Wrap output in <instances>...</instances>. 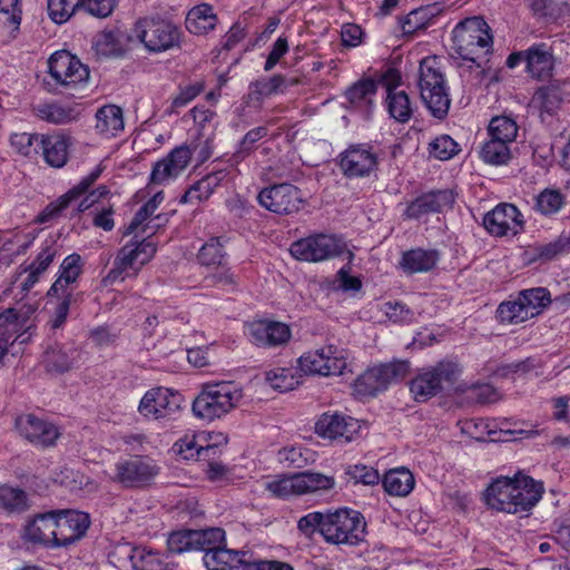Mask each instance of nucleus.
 <instances>
[{
    "mask_svg": "<svg viewBox=\"0 0 570 570\" xmlns=\"http://www.w3.org/2000/svg\"><path fill=\"white\" fill-rule=\"evenodd\" d=\"M488 23L480 17L461 21L452 31V50L463 60L471 61L478 67L492 48V36Z\"/></svg>",
    "mask_w": 570,
    "mask_h": 570,
    "instance_id": "obj_1",
    "label": "nucleus"
},
{
    "mask_svg": "<svg viewBox=\"0 0 570 570\" xmlns=\"http://www.w3.org/2000/svg\"><path fill=\"white\" fill-rule=\"evenodd\" d=\"M243 399V391L232 382L205 384L193 402L194 414L213 421L230 412Z\"/></svg>",
    "mask_w": 570,
    "mask_h": 570,
    "instance_id": "obj_2",
    "label": "nucleus"
},
{
    "mask_svg": "<svg viewBox=\"0 0 570 570\" xmlns=\"http://www.w3.org/2000/svg\"><path fill=\"white\" fill-rule=\"evenodd\" d=\"M419 89L421 99L432 116L443 119L449 112L451 99L444 76L434 59L425 58L421 61Z\"/></svg>",
    "mask_w": 570,
    "mask_h": 570,
    "instance_id": "obj_3",
    "label": "nucleus"
},
{
    "mask_svg": "<svg viewBox=\"0 0 570 570\" xmlns=\"http://www.w3.org/2000/svg\"><path fill=\"white\" fill-rule=\"evenodd\" d=\"M366 523L361 513L338 509L325 513L322 537L327 543L356 546L365 539Z\"/></svg>",
    "mask_w": 570,
    "mask_h": 570,
    "instance_id": "obj_4",
    "label": "nucleus"
},
{
    "mask_svg": "<svg viewBox=\"0 0 570 570\" xmlns=\"http://www.w3.org/2000/svg\"><path fill=\"white\" fill-rule=\"evenodd\" d=\"M134 36L150 52H163L180 43V30L163 19L144 18L136 22Z\"/></svg>",
    "mask_w": 570,
    "mask_h": 570,
    "instance_id": "obj_5",
    "label": "nucleus"
},
{
    "mask_svg": "<svg viewBox=\"0 0 570 570\" xmlns=\"http://www.w3.org/2000/svg\"><path fill=\"white\" fill-rule=\"evenodd\" d=\"M335 480L322 473L303 472L265 483V489L276 498L302 495L317 491H326L334 487Z\"/></svg>",
    "mask_w": 570,
    "mask_h": 570,
    "instance_id": "obj_6",
    "label": "nucleus"
},
{
    "mask_svg": "<svg viewBox=\"0 0 570 570\" xmlns=\"http://www.w3.org/2000/svg\"><path fill=\"white\" fill-rule=\"evenodd\" d=\"M289 252L294 258L302 262H322L344 253L348 259L353 253L347 250L345 244L333 235L316 234L301 238L291 245Z\"/></svg>",
    "mask_w": 570,
    "mask_h": 570,
    "instance_id": "obj_7",
    "label": "nucleus"
},
{
    "mask_svg": "<svg viewBox=\"0 0 570 570\" xmlns=\"http://www.w3.org/2000/svg\"><path fill=\"white\" fill-rule=\"evenodd\" d=\"M159 466L146 455H132L115 463L110 481L122 488H144L158 475Z\"/></svg>",
    "mask_w": 570,
    "mask_h": 570,
    "instance_id": "obj_8",
    "label": "nucleus"
},
{
    "mask_svg": "<svg viewBox=\"0 0 570 570\" xmlns=\"http://www.w3.org/2000/svg\"><path fill=\"white\" fill-rule=\"evenodd\" d=\"M156 250L157 246L148 239L129 242L118 250L112 268L102 281L104 284L109 285L118 279L124 281L122 274L129 269H132L137 275L140 267L155 256Z\"/></svg>",
    "mask_w": 570,
    "mask_h": 570,
    "instance_id": "obj_9",
    "label": "nucleus"
},
{
    "mask_svg": "<svg viewBox=\"0 0 570 570\" xmlns=\"http://www.w3.org/2000/svg\"><path fill=\"white\" fill-rule=\"evenodd\" d=\"M183 403L184 397L180 393L158 386L142 395L137 411L146 420H170L180 412Z\"/></svg>",
    "mask_w": 570,
    "mask_h": 570,
    "instance_id": "obj_10",
    "label": "nucleus"
},
{
    "mask_svg": "<svg viewBox=\"0 0 570 570\" xmlns=\"http://www.w3.org/2000/svg\"><path fill=\"white\" fill-rule=\"evenodd\" d=\"M407 372V362H392L368 368L355 380L354 392L361 397L375 396L389 384L405 377Z\"/></svg>",
    "mask_w": 570,
    "mask_h": 570,
    "instance_id": "obj_11",
    "label": "nucleus"
},
{
    "mask_svg": "<svg viewBox=\"0 0 570 570\" xmlns=\"http://www.w3.org/2000/svg\"><path fill=\"white\" fill-rule=\"evenodd\" d=\"M299 370L309 375H342L347 367L343 351L334 345L308 351L297 360Z\"/></svg>",
    "mask_w": 570,
    "mask_h": 570,
    "instance_id": "obj_12",
    "label": "nucleus"
},
{
    "mask_svg": "<svg viewBox=\"0 0 570 570\" xmlns=\"http://www.w3.org/2000/svg\"><path fill=\"white\" fill-rule=\"evenodd\" d=\"M48 71L55 82L66 89H73L89 80L87 66L66 50L51 55L48 60Z\"/></svg>",
    "mask_w": 570,
    "mask_h": 570,
    "instance_id": "obj_13",
    "label": "nucleus"
},
{
    "mask_svg": "<svg viewBox=\"0 0 570 570\" xmlns=\"http://www.w3.org/2000/svg\"><path fill=\"white\" fill-rule=\"evenodd\" d=\"M459 373L460 367L456 363L440 362L435 367L414 377L410 383V391L416 401L424 402L441 390L442 382H453Z\"/></svg>",
    "mask_w": 570,
    "mask_h": 570,
    "instance_id": "obj_14",
    "label": "nucleus"
},
{
    "mask_svg": "<svg viewBox=\"0 0 570 570\" xmlns=\"http://www.w3.org/2000/svg\"><path fill=\"white\" fill-rule=\"evenodd\" d=\"M257 199L267 210L278 215L297 213L304 204L299 189L286 183L262 189Z\"/></svg>",
    "mask_w": 570,
    "mask_h": 570,
    "instance_id": "obj_15",
    "label": "nucleus"
},
{
    "mask_svg": "<svg viewBox=\"0 0 570 570\" xmlns=\"http://www.w3.org/2000/svg\"><path fill=\"white\" fill-rule=\"evenodd\" d=\"M90 525L89 515L81 511L55 512L56 547L69 546L81 539Z\"/></svg>",
    "mask_w": 570,
    "mask_h": 570,
    "instance_id": "obj_16",
    "label": "nucleus"
},
{
    "mask_svg": "<svg viewBox=\"0 0 570 570\" xmlns=\"http://www.w3.org/2000/svg\"><path fill=\"white\" fill-rule=\"evenodd\" d=\"M485 229L493 236L517 235L523 230L522 214L512 204H499L483 218Z\"/></svg>",
    "mask_w": 570,
    "mask_h": 570,
    "instance_id": "obj_17",
    "label": "nucleus"
},
{
    "mask_svg": "<svg viewBox=\"0 0 570 570\" xmlns=\"http://www.w3.org/2000/svg\"><path fill=\"white\" fill-rule=\"evenodd\" d=\"M360 429L357 420L338 412H325L315 423V432L318 436L344 442H351Z\"/></svg>",
    "mask_w": 570,
    "mask_h": 570,
    "instance_id": "obj_18",
    "label": "nucleus"
},
{
    "mask_svg": "<svg viewBox=\"0 0 570 570\" xmlns=\"http://www.w3.org/2000/svg\"><path fill=\"white\" fill-rule=\"evenodd\" d=\"M193 150L187 145L174 148L166 157L158 160L151 170L150 183L164 185L177 178L189 165Z\"/></svg>",
    "mask_w": 570,
    "mask_h": 570,
    "instance_id": "obj_19",
    "label": "nucleus"
},
{
    "mask_svg": "<svg viewBox=\"0 0 570 570\" xmlns=\"http://www.w3.org/2000/svg\"><path fill=\"white\" fill-rule=\"evenodd\" d=\"M340 166L347 177H365L377 167V156L366 145H352L341 154Z\"/></svg>",
    "mask_w": 570,
    "mask_h": 570,
    "instance_id": "obj_20",
    "label": "nucleus"
},
{
    "mask_svg": "<svg viewBox=\"0 0 570 570\" xmlns=\"http://www.w3.org/2000/svg\"><path fill=\"white\" fill-rule=\"evenodd\" d=\"M252 342L262 347H277L288 343L292 336L291 328L283 322L259 320L248 325Z\"/></svg>",
    "mask_w": 570,
    "mask_h": 570,
    "instance_id": "obj_21",
    "label": "nucleus"
},
{
    "mask_svg": "<svg viewBox=\"0 0 570 570\" xmlns=\"http://www.w3.org/2000/svg\"><path fill=\"white\" fill-rule=\"evenodd\" d=\"M32 313L31 307L26 311L23 308H7L0 313V337H10L12 345L19 341L26 344L31 340L33 323L29 315Z\"/></svg>",
    "mask_w": 570,
    "mask_h": 570,
    "instance_id": "obj_22",
    "label": "nucleus"
},
{
    "mask_svg": "<svg viewBox=\"0 0 570 570\" xmlns=\"http://www.w3.org/2000/svg\"><path fill=\"white\" fill-rule=\"evenodd\" d=\"M543 485L532 478L517 473L511 493V514L530 511L541 500Z\"/></svg>",
    "mask_w": 570,
    "mask_h": 570,
    "instance_id": "obj_23",
    "label": "nucleus"
},
{
    "mask_svg": "<svg viewBox=\"0 0 570 570\" xmlns=\"http://www.w3.org/2000/svg\"><path fill=\"white\" fill-rule=\"evenodd\" d=\"M16 426L24 439L41 446L52 445L59 436L57 426L33 414L18 417Z\"/></svg>",
    "mask_w": 570,
    "mask_h": 570,
    "instance_id": "obj_24",
    "label": "nucleus"
},
{
    "mask_svg": "<svg viewBox=\"0 0 570 570\" xmlns=\"http://www.w3.org/2000/svg\"><path fill=\"white\" fill-rule=\"evenodd\" d=\"M102 169L95 168L87 177L82 178L78 185L72 187L68 193L59 197L56 202L50 203L38 216L37 222L48 223L56 218L69 204L85 194L88 188L98 179Z\"/></svg>",
    "mask_w": 570,
    "mask_h": 570,
    "instance_id": "obj_25",
    "label": "nucleus"
},
{
    "mask_svg": "<svg viewBox=\"0 0 570 570\" xmlns=\"http://www.w3.org/2000/svg\"><path fill=\"white\" fill-rule=\"evenodd\" d=\"M453 203V196L445 190L429 193L413 200L404 213L406 218L417 219L431 213L441 212L445 207H450Z\"/></svg>",
    "mask_w": 570,
    "mask_h": 570,
    "instance_id": "obj_26",
    "label": "nucleus"
},
{
    "mask_svg": "<svg viewBox=\"0 0 570 570\" xmlns=\"http://www.w3.org/2000/svg\"><path fill=\"white\" fill-rule=\"evenodd\" d=\"M55 529V512H48L29 521L22 538L31 544L56 546Z\"/></svg>",
    "mask_w": 570,
    "mask_h": 570,
    "instance_id": "obj_27",
    "label": "nucleus"
},
{
    "mask_svg": "<svg viewBox=\"0 0 570 570\" xmlns=\"http://www.w3.org/2000/svg\"><path fill=\"white\" fill-rule=\"evenodd\" d=\"M524 61L532 78L543 80L552 76L554 59L546 45H534L525 50Z\"/></svg>",
    "mask_w": 570,
    "mask_h": 570,
    "instance_id": "obj_28",
    "label": "nucleus"
},
{
    "mask_svg": "<svg viewBox=\"0 0 570 570\" xmlns=\"http://www.w3.org/2000/svg\"><path fill=\"white\" fill-rule=\"evenodd\" d=\"M513 483L514 476H501L494 480L484 491L485 504L495 511L510 513Z\"/></svg>",
    "mask_w": 570,
    "mask_h": 570,
    "instance_id": "obj_29",
    "label": "nucleus"
},
{
    "mask_svg": "<svg viewBox=\"0 0 570 570\" xmlns=\"http://www.w3.org/2000/svg\"><path fill=\"white\" fill-rule=\"evenodd\" d=\"M218 18L208 3H200L191 8L185 20L186 29L194 35H206L214 30Z\"/></svg>",
    "mask_w": 570,
    "mask_h": 570,
    "instance_id": "obj_30",
    "label": "nucleus"
},
{
    "mask_svg": "<svg viewBox=\"0 0 570 570\" xmlns=\"http://www.w3.org/2000/svg\"><path fill=\"white\" fill-rule=\"evenodd\" d=\"M81 274V257L78 254H71L67 256L59 269V276L50 287L49 296H59L60 294H67L68 286L73 284Z\"/></svg>",
    "mask_w": 570,
    "mask_h": 570,
    "instance_id": "obj_31",
    "label": "nucleus"
},
{
    "mask_svg": "<svg viewBox=\"0 0 570 570\" xmlns=\"http://www.w3.org/2000/svg\"><path fill=\"white\" fill-rule=\"evenodd\" d=\"M244 557L245 553L242 551L218 547L205 553L204 563L209 570H230L239 564L245 566L247 561Z\"/></svg>",
    "mask_w": 570,
    "mask_h": 570,
    "instance_id": "obj_32",
    "label": "nucleus"
},
{
    "mask_svg": "<svg viewBox=\"0 0 570 570\" xmlns=\"http://www.w3.org/2000/svg\"><path fill=\"white\" fill-rule=\"evenodd\" d=\"M122 110L116 105H107L96 112V129L106 137H114L124 130Z\"/></svg>",
    "mask_w": 570,
    "mask_h": 570,
    "instance_id": "obj_33",
    "label": "nucleus"
},
{
    "mask_svg": "<svg viewBox=\"0 0 570 570\" xmlns=\"http://www.w3.org/2000/svg\"><path fill=\"white\" fill-rule=\"evenodd\" d=\"M42 155L48 165L61 168L68 160V141L61 135L41 136Z\"/></svg>",
    "mask_w": 570,
    "mask_h": 570,
    "instance_id": "obj_34",
    "label": "nucleus"
},
{
    "mask_svg": "<svg viewBox=\"0 0 570 570\" xmlns=\"http://www.w3.org/2000/svg\"><path fill=\"white\" fill-rule=\"evenodd\" d=\"M33 112L39 119L56 125L68 124L79 117V110L75 106H66L57 102L35 106Z\"/></svg>",
    "mask_w": 570,
    "mask_h": 570,
    "instance_id": "obj_35",
    "label": "nucleus"
},
{
    "mask_svg": "<svg viewBox=\"0 0 570 570\" xmlns=\"http://www.w3.org/2000/svg\"><path fill=\"white\" fill-rule=\"evenodd\" d=\"M386 108L391 118L400 124L411 120L415 106L404 90H390L385 98Z\"/></svg>",
    "mask_w": 570,
    "mask_h": 570,
    "instance_id": "obj_36",
    "label": "nucleus"
},
{
    "mask_svg": "<svg viewBox=\"0 0 570 570\" xmlns=\"http://www.w3.org/2000/svg\"><path fill=\"white\" fill-rule=\"evenodd\" d=\"M439 261L436 250H425L422 248L411 249L402 256L401 266L410 274L424 273L431 271Z\"/></svg>",
    "mask_w": 570,
    "mask_h": 570,
    "instance_id": "obj_37",
    "label": "nucleus"
},
{
    "mask_svg": "<svg viewBox=\"0 0 570 570\" xmlns=\"http://www.w3.org/2000/svg\"><path fill=\"white\" fill-rule=\"evenodd\" d=\"M382 484L384 490L395 497H405L414 488L415 481L410 470L399 468L385 473Z\"/></svg>",
    "mask_w": 570,
    "mask_h": 570,
    "instance_id": "obj_38",
    "label": "nucleus"
},
{
    "mask_svg": "<svg viewBox=\"0 0 570 570\" xmlns=\"http://www.w3.org/2000/svg\"><path fill=\"white\" fill-rule=\"evenodd\" d=\"M534 101L540 110L541 120L551 124L561 108L562 97L559 89L548 87L537 91Z\"/></svg>",
    "mask_w": 570,
    "mask_h": 570,
    "instance_id": "obj_39",
    "label": "nucleus"
},
{
    "mask_svg": "<svg viewBox=\"0 0 570 570\" xmlns=\"http://www.w3.org/2000/svg\"><path fill=\"white\" fill-rule=\"evenodd\" d=\"M375 94V81L372 79H361L346 90L345 97L355 108L367 111Z\"/></svg>",
    "mask_w": 570,
    "mask_h": 570,
    "instance_id": "obj_40",
    "label": "nucleus"
},
{
    "mask_svg": "<svg viewBox=\"0 0 570 570\" xmlns=\"http://www.w3.org/2000/svg\"><path fill=\"white\" fill-rule=\"evenodd\" d=\"M129 560L137 570H168L169 568V563L159 552L145 547L134 548Z\"/></svg>",
    "mask_w": 570,
    "mask_h": 570,
    "instance_id": "obj_41",
    "label": "nucleus"
},
{
    "mask_svg": "<svg viewBox=\"0 0 570 570\" xmlns=\"http://www.w3.org/2000/svg\"><path fill=\"white\" fill-rule=\"evenodd\" d=\"M497 317L500 323L508 325L521 324L532 318L519 296L514 299L502 302L497 309Z\"/></svg>",
    "mask_w": 570,
    "mask_h": 570,
    "instance_id": "obj_42",
    "label": "nucleus"
},
{
    "mask_svg": "<svg viewBox=\"0 0 570 570\" xmlns=\"http://www.w3.org/2000/svg\"><path fill=\"white\" fill-rule=\"evenodd\" d=\"M285 83V78L281 75H275L271 78L256 80L249 85L247 94L248 101L262 102L266 97L272 96L282 90Z\"/></svg>",
    "mask_w": 570,
    "mask_h": 570,
    "instance_id": "obj_43",
    "label": "nucleus"
},
{
    "mask_svg": "<svg viewBox=\"0 0 570 570\" xmlns=\"http://www.w3.org/2000/svg\"><path fill=\"white\" fill-rule=\"evenodd\" d=\"M518 296L532 317L539 315L551 303L550 293L544 287L523 289Z\"/></svg>",
    "mask_w": 570,
    "mask_h": 570,
    "instance_id": "obj_44",
    "label": "nucleus"
},
{
    "mask_svg": "<svg viewBox=\"0 0 570 570\" xmlns=\"http://www.w3.org/2000/svg\"><path fill=\"white\" fill-rule=\"evenodd\" d=\"M302 376L292 368L277 367L266 373V381L272 389L288 392L301 384Z\"/></svg>",
    "mask_w": 570,
    "mask_h": 570,
    "instance_id": "obj_45",
    "label": "nucleus"
},
{
    "mask_svg": "<svg viewBox=\"0 0 570 570\" xmlns=\"http://www.w3.org/2000/svg\"><path fill=\"white\" fill-rule=\"evenodd\" d=\"M218 184L219 177L217 174L207 175L190 186L183 195L180 203L186 204L207 200Z\"/></svg>",
    "mask_w": 570,
    "mask_h": 570,
    "instance_id": "obj_46",
    "label": "nucleus"
},
{
    "mask_svg": "<svg viewBox=\"0 0 570 570\" xmlns=\"http://www.w3.org/2000/svg\"><path fill=\"white\" fill-rule=\"evenodd\" d=\"M480 157L487 164L505 165L511 158L510 144L490 138L481 148Z\"/></svg>",
    "mask_w": 570,
    "mask_h": 570,
    "instance_id": "obj_47",
    "label": "nucleus"
},
{
    "mask_svg": "<svg viewBox=\"0 0 570 570\" xmlns=\"http://www.w3.org/2000/svg\"><path fill=\"white\" fill-rule=\"evenodd\" d=\"M488 130L490 138L507 144H512L518 135V126L515 121L505 116L492 118Z\"/></svg>",
    "mask_w": 570,
    "mask_h": 570,
    "instance_id": "obj_48",
    "label": "nucleus"
},
{
    "mask_svg": "<svg viewBox=\"0 0 570 570\" xmlns=\"http://www.w3.org/2000/svg\"><path fill=\"white\" fill-rule=\"evenodd\" d=\"M81 8V0L47 1L48 16L57 24L67 22Z\"/></svg>",
    "mask_w": 570,
    "mask_h": 570,
    "instance_id": "obj_49",
    "label": "nucleus"
},
{
    "mask_svg": "<svg viewBox=\"0 0 570 570\" xmlns=\"http://www.w3.org/2000/svg\"><path fill=\"white\" fill-rule=\"evenodd\" d=\"M564 205V196L558 189L546 188L537 197L534 208L544 216L557 214Z\"/></svg>",
    "mask_w": 570,
    "mask_h": 570,
    "instance_id": "obj_50",
    "label": "nucleus"
},
{
    "mask_svg": "<svg viewBox=\"0 0 570 570\" xmlns=\"http://www.w3.org/2000/svg\"><path fill=\"white\" fill-rule=\"evenodd\" d=\"M22 20L21 0H0V21L12 28V36L19 31Z\"/></svg>",
    "mask_w": 570,
    "mask_h": 570,
    "instance_id": "obj_51",
    "label": "nucleus"
},
{
    "mask_svg": "<svg viewBox=\"0 0 570 570\" xmlns=\"http://www.w3.org/2000/svg\"><path fill=\"white\" fill-rule=\"evenodd\" d=\"M43 363L49 372L63 373L72 368L75 360L61 347H50L45 353Z\"/></svg>",
    "mask_w": 570,
    "mask_h": 570,
    "instance_id": "obj_52",
    "label": "nucleus"
},
{
    "mask_svg": "<svg viewBox=\"0 0 570 570\" xmlns=\"http://www.w3.org/2000/svg\"><path fill=\"white\" fill-rule=\"evenodd\" d=\"M167 546L173 553L197 550L195 530H180L170 533Z\"/></svg>",
    "mask_w": 570,
    "mask_h": 570,
    "instance_id": "obj_53",
    "label": "nucleus"
},
{
    "mask_svg": "<svg viewBox=\"0 0 570 570\" xmlns=\"http://www.w3.org/2000/svg\"><path fill=\"white\" fill-rule=\"evenodd\" d=\"M27 507V495L22 490L0 487V510L20 511Z\"/></svg>",
    "mask_w": 570,
    "mask_h": 570,
    "instance_id": "obj_54",
    "label": "nucleus"
},
{
    "mask_svg": "<svg viewBox=\"0 0 570 570\" xmlns=\"http://www.w3.org/2000/svg\"><path fill=\"white\" fill-rule=\"evenodd\" d=\"M224 257L225 252L219 238H210L198 253L199 262L206 266L222 265Z\"/></svg>",
    "mask_w": 570,
    "mask_h": 570,
    "instance_id": "obj_55",
    "label": "nucleus"
},
{
    "mask_svg": "<svg viewBox=\"0 0 570 570\" xmlns=\"http://www.w3.org/2000/svg\"><path fill=\"white\" fill-rule=\"evenodd\" d=\"M197 550L212 551L224 542L225 532L220 528L195 530Z\"/></svg>",
    "mask_w": 570,
    "mask_h": 570,
    "instance_id": "obj_56",
    "label": "nucleus"
},
{
    "mask_svg": "<svg viewBox=\"0 0 570 570\" xmlns=\"http://www.w3.org/2000/svg\"><path fill=\"white\" fill-rule=\"evenodd\" d=\"M267 135L266 127H256L249 130L239 144L238 149L235 151L233 158L238 163L245 159L255 148V144Z\"/></svg>",
    "mask_w": 570,
    "mask_h": 570,
    "instance_id": "obj_57",
    "label": "nucleus"
},
{
    "mask_svg": "<svg viewBox=\"0 0 570 570\" xmlns=\"http://www.w3.org/2000/svg\"><path fill=\"white\" fill-rule=\"evenodd\" d=\"M430 146L431 155L441 160H448L459 151L458 144L448 135L436 137Z\"/></svg>",
    "mask_w": 570,
    "mask_h": 570,
    "instance_id": "obj_58",
    "label": "nucleus"
},
{
    "mask_svg": "<svg viewBox=\"0 0 570 570\" xmlns=\"http://www.w3.org/2000/svg\"><path fill=\"white\" fill-rule=\"evenodd\" d=\"M77 296L72 293L60 294L58 304L55 307L53 315L49 321V325L52 330L60 328L68 316L70 305L77 301Z\"/></svg>",
    "mask_w": 570,
    "mask_h": 570,
    "instance_id": "obj_59",
    "label": "nucleus"
},
{
    "mask_svg": "<svg viewBox=\"0 0 570 570\" xmlns=\"http://www.w3.org/2000/svg\"><path fill=\"white\" fill-rule=\"evenodd\" d=\"M570 248L567 237H559L553 242L541 245L537 248V257L541 261H552Z\"/></svg>",
    "mask_w": 570,
    "mask_h": 570,
    "instance_id": "obj_60",
    "label": "nucleus"
},
{
    "mask_svg": "<svg viewBox=\"0 0 570 570\" xmlns=\"http://www.w3.org/2000/svg\"><path fill=\"white\" fill-rule=\"evenodd\" d=\"M382 312L393 323H410L414 318V313L400 302L384 303Z\"/></svg>",
    "mask_w": 570,
    "mask_h": 570,
    "instance_id": "obj_61",
    "label": "nucleus"
},
{
    "mask_svg": "<svg viewBox=\"0 0 570 570\" xmlns=\"http://www.w3.org/2000/svg\"><path fill=\"white\" fill-rule=\"evenodd\" d=\"M95 50L97 55L102 57L118 56L120 47L114 32H101L95 41Z\"/></svg>",
    "mask_w": 570,
    "mask_h": 570,
    "instance_id": "obj_62",
    "label": "nucleus"
},
{
    "mask_svg": "<svg viewBox=\"0 0 570 570\" xmlns=\"http://www.w3.org/2000/svg\"><path fill=\"white\" fill-rule=\"evenodd\" d=\"M347 474L355 483H362L364 485L377 484L380 481L379 472L363 464H356L347 470Z\"/></svg>",
    "mask_w": 570,
    "mask_h": 570,
    "instance_id": "obj_63",
    "label": "nucleus"
},
{
    "mask_svg": "<svg viewBox=\"0 0 570 570\" xmlns=\"http://www.w3.org/2000/svg\"><path fill=\"white\" fill-rule=\"evenodd\" d=\"M325 521V513L311 512L302 517L297 522L298 530L307 538L318 531L322 534V527Z\"/></svg>",
    "mask_w": 570,
    "mask_h": 570,
    "instance_id": "obj_64",
    "label": "nucleus"
}]
</instances>
